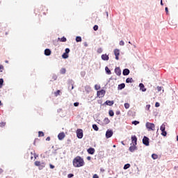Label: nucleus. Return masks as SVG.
I'll use <instances>...</instances> for the list:
<instances>
[{"mask_svg":"<svg viewBox=\"0 0 178 178\" xmlns=\"http://www.w3.org/2000/svg\"><path fill=\"white\" fill-rule=\"evenodd\" d=\"M72 163L74 168H81L84 165V159L80 156H77L73 159Z\"/></svg>","mask_w":178,"mask_h":178,"instance_id":"1","label":"nucleus"},{"mask_svg":"<svg viewBox=\"0 0 178 178\" xmlns=\"http://www.w3.org/2000/svg\"><path fill=\"white\" fill-rule=\"evenodd\" d=\"M146 129L148 131H155V124L151 122H146L145 124Z\"/></svg>","mask_w":178,"mask_h":178,"instance_id":"2","label":"nucleus"},{"mask_svg":"<svg viewBox=\"0 0 178 178\" xmlns=\"http://www.w3.org/2000/svg\"><path fill=\"white\" fill-rule=\"evenodd\" d=\"M106 92V91H105V90L102 89L100 91H97V97H99V98H104V97H105Z\"/></svg>","mask_w":178,"mask_h":178,"instance_id":"3","label":"nucleus"},{"mask_svg":"<svg viewBox=\"0 0 178 178\" xmlns=\"http://www.w3.org/2000/svg\"><path fill=\"white\" fill-rule=\"evenodd\" d=\"M143 143L144 145H146V147H148L149 145V138L147 136H144L143 139Z\"/></svg>","mask_w":178,"mask_h":178,"instance_id":"4","label":"nucleus"},{"mask_svg":"<svg viewBox=\"0 0 178 178\" xmlns=\"http://www.w3.org/2000/svg\"><path fill=\"white\" fill-rule=\"evenodd\" d=\"M35 166H39L40 169H42V168H45V163L42 162L40 163V161H35Z\"/></svg>","mask_w":178,"mask_h":178,"instance_id":"5","label":"nucleus"},{"mask_svg":"<svg viewBox=\"0 0 178 178\" xmlns=\"http://www.w3.org/2000/svg\"><path fill=\"white\" fill-rule=\"evenodd\" d=\"M76 136L79 138H83V129H79L76 130Z\"/></svg>","mask_w":178,"mask_h":178,"instance_id":"6","label":"nucleus"},{"mask_svg":"<svg viewBox=\"0 0 178 178\" xmlns=\"http://www.w3.org/2000/svg\"><path fill=\"white\" fill-rule=\"evenodd\" d=\"M114 55L115 56L116 60H119V55H120V50L118 49H114Z\"/></svg>","mask_w":178,"mask_h":178,"instance_id":"7","label":"nucleus"},{"mask_svg":"<svg viewBox=\"0 0 178 178\" xmlns=\"http://www.w3.org/2000/svg\"><path fill=\"white\" fill-rule=\"evenodd\" d=\"M113 136V131L112 130H107L106 132V138H111V137Z\"/></svg>","mask_w":178,"mask_h":178,"instance_id":"8","label":"nucleus"},{"mask_svg":"<svg viewBox=\"0 0 178 178\" xmlns=\"http://www.w3.org/2000/svg\"><path fill=\"white\" fill-rule=\"evenodd\" d=\"M131 145H137V136H131Z\"/></svg>","mask_w":178,"mask_h":178,"instance_id":"9","label":"nucleus"},{"mask_svg":"<svg viewBox=\"0 0 178 178\" xmlns=\"http://www.w3.org/2000/svg\"><path fill=\"white\" fill-rule=\"evenodd\" d=\"M65 137H66V135H65V132H61V133L58 134V138L60 140H63V138H65Z\"/></svg>","mask_w":178,"mask_h":178,"instance_id":"10","label":"nucleus"},{"mask_svg":"<svg viewBox=\"0 0 178 178\" xmlns=\"http://www.w3.org/2000/svg\"><path fill=\"white\" fill-rule=\"evenodd\" d=\"M136 145H131L129 147V151L130 152H134V151H137V147L136 146Z\"/></svg>","mask_w":178,"mask_h":178,"instance_id":"11","label":"nucleus"},{"mask_svg":"<svg viewBox=\"0 0 178 178\" xmlns=\"http://www.w3.org/2000/svg\"><path fill=\"white\" fill-rule=\"evenodd\" d=\"M88 153L90 154V155H94V154H95V149L92 148V147H90L89 149H88Z\"/></svg>","mask_w":178,"mask_h":178,"instance_id":"12","label":"nucleus"},{"mask_svg":"<svg viewBox=\"0 0 178 178\" xmlns=\"http://www.w3.org/2000/svg\"><path fill=\"white\" fill-rule=\"evenodd\" d=\"M115 72L117 74V76H120V74H122V70H120V67H116L115 69Z\"/></svg>","mask_w":178,"mask_h":178,"instance_id":"13","label":"nucleus"},{"mask_svg":"<svg viewBox=\"0 0 178 178\" xmlns=\"http://www.w3.org/2000/svg\"><path fill=\"white\" fill-rule=\"evenodd\" d=\"M124 76H129L130 74V70L129 69H124L122 72Z\"/></svg>","mask_w":178,"mask_h":178,"instance_id":"14","label":"nucleus"},{"mask_svg":"<svg viewBox=\"0 0 178 178\" xmlns=\"http://www.w3.org/2000/svg\"><path fill=\"white\" fill-rule=\"evenodd\" d=\"M102 60H109V56H108L106 54H102Z\"/></svg>","mask_w":178,"mask_h":178,"instance_id":"15","label":"nucleus"},{"mask_svg":"<svg viewBox=\"0 0 178 178\" xmlns=\"http://www.w3.org/2000/svg\"><path fill=\"white\" fill-rule=\"evenodd\" d=\"M105 104L106 105H108V106H112V105H113L115 104V102L113 101L107 100V101H106Z\"/></svg>","mask_w":178,"mask_h":178,"instance_id":"16","label":"nucleus"},{"mask_svg":"<svg viewBox=\"0 0 178 178\" xmlns=\"http://www.w3.org/2000/svg\"><path fill=\"white\" fill-rule=\"evenodd\" d=\"M44 55H46V56H49V55H51V49H46L44 50Z\"/></svg>","mask_w":178,"mask_h":178,"instance_id":"17","label":"nucleus"},{"mask_svg":"<svg viewBox=\"0 0 178 178\" xmlns=\"http://www.w3.org/2000/svg\"><path fill=\"white\" fill-rule=\"evenodd\" d=\"M126 87V85L124 83H121L120 85H118V90H123V88H124Z\"/></svg>","mask_w":178,"mask_h":178,"instance_id":"18","label":"nucleus"},{"mask_svg":"<svg viewBox=\"0 0 178 178\" xmlns=\"http://www.w3.org/2000/svg\"><path fill=\"white\" fill-rule=\"evenodd\" d=\"M139 87H140V90H142V91H143V92L147 91V89L145 88L144 84L140 83Z\"/></svg>","mask_w":178,"mask_h":178,"instance_id":"19","label":"nucleus"},{"mask_svg":"<svg viewBox=\"0 0 178 178\" xmlns=\"http://www.w3.org/2000/svg\"><path fill=\"white\" fill-rule=\"evenodd\" d=\"M104 122L105 123V124H109V123H111V120H109V118H106L104 120Z\"/></svg>","mask_w":178,"mask_h":178,"instance_id":"20","label":"nucleus"},{"mask_svg":"<svg viewBox=\"0 0 178 178\" xmlns=\"http://www.w3.org/2000/svg\"><path fill=\"white\" fill-rule=\"evenodd\" d=\"M166 129V124H162V125L160 127L161 131H163Z\"/></svg>","mask_w":178,"mask_h":178,"instance_id":"21","label":"nucleus"},{"mask_svg":"<svg viewBox=\"0 0 178 178\" xmlns=\"http://www.w3.org/2000/svg\"><path fill=\"white\" fill-rule=\"evenodd\" d=\"M62 58H63V59H67L69 58V54H67V53H64L62 55Z\"/></svg>","mask_w":178,"mask_h":178,"instance_id":"22","label":"nucleus"},{"mask_svg":"<svg viewBox=\"0 0 178 178\" xmlns=\"http://www.w3.org/2000/svg\"><path fill=\"white\" fill-rule=\"evenodd\" d=\"M92 129H94L95 131H98V130H99V128H98V126L95 124L92 125Z\"/></svg>","mask_w":178,"mask_h":178,"instance_id":"23","label":"nucleus"},{"mask_svg":"<svg viewBox=\"0 0 178 178\" xmlns=\"http://www.w3.org/2000/svg\"><path fill=\"white\" fill-rule=\"evenodd\" d=\"M133 78H127L126 79V83H133Z\"/></svg>","mask_w":178,"mask_h":178,"instance_id":"24","label":"nucleus"},{"mask_svg":"<svg viewBox=\"0 0 178 178\" xmlns=\"http://www.w3.org/2000/svg\"><path fill=\"white\" fill-rule=\"evenodd\" d=\"M129 168H130V164H129V163H127V164H125V165H124L123 169H124V170H126L129 169Z\"/></svg>","mask_w":178,"mask_h":178,"instance_id":"25","label":"nucleus"},{"mask_svg":"<svg viewBox=\"0 0 178 178\" xmlns=\"http://www.w3.org/2000/svg\"><path fill=\"white\" fill-rule=\"evenodd\" d=\"M152 159H158V154H152Z\"/></svg>","mask_w":178,"mask_h":178,"instance_id":"26","label":"nucleus"},{"mask_svg":"<svg viewBox=\"0 0 178 178\" xmlns=\"http://www.w3.org/2000/svg\"><path fill=\"white\" fill-rule=\"evenodd\" d=\"M44 132L40 131L38 132V137H44Z\"/></svg>","mask_w":178,"mask_h":178,"instance_id":"27","label":"nucleus"},{"mask_svg":"<svg viewBox=\"0 0 178 178\" xmlns=\"http://www.w3.org/2000/svg\"><path fill=\"white\" fill-rule=\"evenodd\" d=\"M76 42H81V37L77 36L76 38Z\"/></svg>","mask_w":178,"mask_h":178,"instance_id":"28","label":"nucleus"},{"mask_svg":"<svg viewBox=\"0 0 178 178\" xmlns=\"http://www.w3.org/2000/svg\"><path fill=\"white\" fill-rule=\"evenodd\" d=\"M124 106L125 109H129L130 108V104L129 103H125Z\"/></svg>","mask_w":178,"mask_h":178,"instance_id":"29","label":"nucleus"},{"mask_svg":"<svg viewBox=\"0 0 178 178\" xmlns=\"http://www.w3.org/2000/svg\"><path fill=\"white\" fill-rule=\"evenodd\" d=\"M108 114H109V116H114L115 115V113L113 112V111L112 110H110L109 112H108Z\"/></svg>","mask_w":178,"mask_h":178,"instance_id":"30","label":"nucleus"},{"mask_svg":"<svg viewBox=\"0 0 178 178\" xmlns=\"http://www.w3.org/2000/svg\"><path fill=\"white\" fill-rule=\"evenodd\" d=\"M161 135L163 136V137H166V136L168 135V133L166 132V131H161Z\"/></svg>","mask_w":178,"mask_h":178,"instance_id":"31","label":"nucleus"},{"mask_svg":"<svg viewBox=\"0 0 178 178\" xmlns=\"http://www.w3.org/2000/svg\"><path fill=\"white\" fill-rule=\"evenodd\" d=\"M65 73H66V69L62 68V69L60 70V74H65Z\"/></svg>","mask_w":178,"mask_h":178,"instance_id":"32","label":"nucleus"},{"mask_svg":"<svg viewBox=\"0 0 178 178\" xmlns=\"http://www.w3.org/2000/svg\"><path fill=\"white\" fill-rule=\"evenodd\" d=\"M105 70L106 72V73H108V74H111V70H109V68L108 67H105Z\"/></svg>","mask_w":178,"mask_h":178,"instance_id":"33","label":"nucleus"},{"mask_svg":"<svg viewBox=\"0 0 178 178\" xmlns=\"http://www.w3.org/2000/svg\"><path fill=\"white\" fill-rule=\"evenodd\" d=\"M6 126V122H2L0 123V127H5Z\"/></svg>","mask_w":178,"mask_h":178,"instance_id":"34","label":"nucleus"},{"mask_svg":"<svg viewBox=\"0 0 178 178\" xmlns=\"http://www.w3.org/2000/svg\"><path fill=\"white\" fill-rule=\"evenodd\" d=\"M2 86H3V79H0V88H2Z\"/></svg>","mask_w":178,"mask_h":178,"instance_id":"35","label":"nucleus"},{"mask_svg":"<svg viewBox=\"0 0 178 178\" xmlns=\"http://www.w3.org/2000/svg\"><path fill=\"white\" fill-rule=\"evenodd\" d=\"M132 124H134L135 126H137V124H140V122L138 121H133Z\"/></svg>","mask_w":178,"mask_h":178,"instance_id":"36","label":"nucleus"},{"mask_svg":"<svg viewBox=\"0 0 178 178\" xmlns=\"http://www.w3.org/2000/svg\"><path fill=\"white\" fill-rule=\"evenodd\" d=\"M54 94L56 97H58V95L60 94V90H57L56 92H54Z\"/></svg>","mask_w":178,"mask_h":178,"instance_id":"37","label":"nucleus"},{"mask_svg":"<svg viewBox=\"0 0 178 178\" xmlns=\"http://www.w3.org/2000/svg\"><path fill=\"white\" fill-rule=\"evenodd\" d=\"M60 41H61V42H66L67 39H66V38L63 37V38L60 39Z\"/></svg>","mask_w":178,"mask_h":178,"instance_id":"38","label":"nucleus"},{"mask_svg":"<svg viewBox=\"0 0 178 178\" xmlns=\"http://www.w3.org/2000/svg\"><path fill=\"white\" fill-rule=\"evenodd\" d=\"M93 30H94L95 31H97L98 30V25H95V26H93Z\"/></svg>","mask_w":178,"mask_h":178,"instance_id":"39","label":"nucleus"},{"mask_svg":"<svg viewBox=\"0 0 178 178\" xmlns=\"http://www.w3.org/2000/svg\"><path fill=\"white\" fill-rule=\"evenodd\" d=\"M95 90H99V88H101V86H99L98 85H95Z\"/></svg>","mask_w":178,"mask_h":178,"instance_id":"40","label":"nucleus"},{"mask_svg":"<svg viewBox=\"0 0 178 178\" xmlns=\"http://www.w3.org/2000/svg\"><path fill=\"white\" fill-rule=\"evenodd\" d=\"M155 106L156 108H159V106H161V104H159V102H156Z\"/></svg>","mask_w":178,"mask_h":178,"instance_id":"41","label":"nucleus"},{"mask_svg":"<svg viewBox=\"0 0 178 178\" xmlns=\"http://www.w3.org/2000/svg\"><path fill=\"white\" fill-rule=\"evenodd\" d=\"M69 52H70V49L69 48L65 49V54H69Z\"/></svg>","mask_w":178,"mask_h":178,"instance_id":"42","label":"nucleus"},{"mask_svg":"<svg viewBox=\"0 0 178 178\" xmlns=\"http://www.w3.org/2000/svg\"><path fill=\"white\" fill-rule=\"evenodd\" d=\"M120 45H121L122 47H123V45H124V42L123 40H121L120 42Z\"/></svg>","mask_w":178,"mask_h":178,"instance_id":"43","label":"nucleus"},{"mask_svg":"<svg viewBox=\"0 0 178 178\" xmlns=\"http://www.w3.org/2000/svg\"><path fill=\"white\" fill-rule=\"evenodd\" d=\"M157 90H158V91H162V87H161V86H157Z\"/></svg>","mask_w":178,"mask_h":178,"instance_id":"44","label":"nucleus"},{"mask_svg":"<svg viewBox=\"0 0 178 178\" xmlns=\"http://www.w3.org/2000/svg\"><path fill=\"white\" fill-rule=\"evenodd\" d=\"M73 176H74V175H73V174H68L67 177L70 178V177H73Z\"/></svg>","mask_w":178,"mask_h":178,"instance_id":"45","label":"nucleus"},{"mask_svg":"<svg viewBox=\"0 0 178 178\" xmlns=\"http://www.w3.org/2000/svg\"><path fill=\"white\" fill-rule=\"evenodd\" d=\"M146 108H147V111H149V108H151V105L147 104V105L146 106Z\"/></svg>","mask_w":178,"mask_h":178,"instance_id":"46","label":"nucleus"},{"mask_svg":"<svg viewBox=\"0 0 178 178\" xmlns=\"http://www.w3.org/2000/svg\"><path fill=\"white\" fill-rule=\"evenodd\" d=\"M79 102L74 103V106H79Z\"/></svg>","mask_w":178,"mask_h":178,"instance_id":"47","label":"nucleus"},{"mask_svg":"<svg viewBox=\"0 0 178 178\" xmlns=\"http://www.w3.org/2000/svg\"><path fill=\"white\" fill-rule=\"evenodd\" d=\"M93 178H99V177L98 176V175L95 174V175H93Z\"/></svg>","mask_w":178,"mask_h":178,"instance_id":"48","label":"nucleus"},{"mask_svg":"<svg viewBox=\"0 0 178 178\" xmlns=\"http://www.w3.org/2000/svg\"><path fill=\"white\" fill-rule=\"evenodd\" d=\"M46 141H51V137L48 136V137L46 138Z\"/></svg>","mask_w":178,"mask_h":178,"instance_id":"49","label":"nucleus"},{"mask_svg":"<svg viewBox=\"0 0 178 178\" xmlns=\"http://www.w3.org/2000/svg\"><path fill=\"white\" fill-rule=\"evenodd\" d=\"M115 115H120V111H118L115 112Z\"/></svg>","mask_w":178,"mask_h":178,"instance_id":"50","label":"nucleus"},{"mask_svg":"<svg viewBox=\"0 0 178 178\" xmlns=\"http://www.w3.org/2000/svg\"><path fill=\"white\" fill-rule=\"evenodd\" d=\"M0 70H3V65H0Z\"/></svg>","mask_w":178,"mask_h":178,"instance_id":"51","label":"nucleus"},{"mask_svg":"<svg viewBox=\"0 0 178 178\" xmlns=\"http://www.w3.org/2000/svg\"><path fill=\"white\" fill-rule=\"evenodd\" d=\"M50 168H51V169H54V168H55V166L53 165L52 164H50Z\"/></svg>","mask_w":178,"mask_h":178,"instance_id":"52","label":"nucleus"},{"mask_svg":"<svg viewBox=\"0 0 178 178\" xmlns=\"http://www.w3.org/2000/svg\"><path fill=\"white\" fill-rule=\"evenodd\" d=\"M87 159H88V161H91V156H88Z\"/></svg>","mask_w":178,"mask_h":178,"instance_id":"53","label":"nucleus"},{"mask_svg":"<svg viewBox=\"0 0 178 178\" xmlns=\"http://www.w3.org/2000/svg\"><path fill=\"white\" fill-rule=\"evenodd\" d=\"M3 170H2V168H0V173H3Z\"/></svg>","mask_w":178,"mask_h":178,"instance_id":"54","label":"nucleus"},{"mask_svg":"<svg viewBox=\"0 0 178 178\" xmlns=\"http://www.w3.org/2000/svg\"><path fill=\"white\" fill-rule=\"evenodd\" d=\"M100 171H101V172H105V170H104L103 168H101V169H100Z\"/></svg>","mask_w":178,"mask_h":178,"instance_id":"55","label":"nucleus"},{"mask_svg":"<svg viewBox=\"0 0 178 178\" xmlns=\"http://www.w3.org/2000/svg\"><path fill=\"white\" fill-rule=\"evenodd\" d=\"M161 5L162 6H163V3L162 0H161Z\"/></svg>","mask_w":178,"mask_h":178,"instance_id":"56","label":"nucleus"},{"mask_svg":"<svg viewBox=\"0 0 178 178\" xmlns=\"http://www.w3.org/2000/svg\"><path fill=\"white\" fill-rule=\"evenodd\" d=\"M165 12H168V7L165 8Z\"/></svg>","mask_w":178,"mask_h":178,"instance_id":"57","label":"nucleus"},{"mask_svg":"<svg viewBox=\"0 0 178 178\" xmlns=\"http://www.w3.org/2000/svg\"><path fill=\"white\" fill-rule=\"evenodd\" d=\"M106 16H107V17H108V12H106Z\"/></svg>","mask_w":178,"mask_h":178,"instance_id":"58","label":"nucleus"},{"mask_svg":"<svg viewBox=\"0 0 178 178\" xmlns=\"http://www.w3.org/2000/svg\"><path fill=\"white\" fill-rule=\"evenodd\" d=\"M177 141H178V136H177Z\"/></svg>","mask_w":178,"mask_h":178,"instance_id":"59","label":"nucleus"},{"mask_svg":"<svg viewBox=\"0 0 178 178\" xmlns=\"http://www.w3.org/2000/svg\"><path fill=\"white\" fill-rule=\"evenodd\" d=\"M73 88H74V87L72 86V90H73Z\"/></svg>","mask_w":178,"mask_h":178,"instance_id":"60","label":"nucleus"},{"mask_svg":"<svg viewBox=\"0 0 178 178\" xmlns=\"http://www.w3.org/2000/svg\"><path fill=\"white\" fill-rule=\"evenodd\" d=\"M115 147H116V145H113V148H115Z\"/></svg>","mask_w":178,"mask_h":178,"instance_id":"61","label":"nucleus"},{"mask_svg":"<svg viewBox=\"0 0 178 178\" xmlns=\"http://www.w3.org/2000/svg\"><path fill=\"white\" fill-rule=\"evenodd\" d=\"M0 105H2V103H1V102L0 101Z\"/></svg>","mask_w":178,"mask_h":178,"instance_id":"62","label":"nucleus"},{"mask_svg":"<svg viewBox=\"0 0 178 178\" xmlns=\"http://www.w3.org/2000/svg\"><path fill=\"white\" fill-rule=\"evenodd\" d=\"M85 47H87V44H85Z\"/></svg>","mask_w":178,"mask_h":178,"instance_id":"63","label":"nucleus"},{"mask_svg":"<svg viewBox=\"0 0 178 178\" xmlns=\"http://www.w3.org/2000/svg\"><path fill=\"white\" fill-rule=\"evenodd\" d=\"M129 44H131V42H129Z\"/></svg>","mask_w":178,"mask_h":178,"instance_id":"64","label":"nucleus"}]
</instances>
